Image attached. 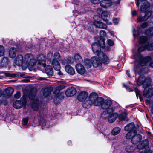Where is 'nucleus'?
I'll list each match as a JSON object with an SVG mask.
<instances>
[{
	"label": "nucleus",
	"mask_w": 153,
	"mask_h": 153,
	"mask_svg": "<svg viewBox=\"0 0 153 153\" xmlns=\"http://www.w3.org/2000/svg\"><path fill=\"white\" fill-rule=\"evenodd\" d=\"M147 39L145 36L140 37L139 39L140 45L138 48L137 51L133 50V53L135 59V73L137 71L138 66H144L149 61L152 59L150 56H149L143 58L140 53L143 51L145 49L148 51L153 50V42L148 44L147 41Z\"/></svg>",
	"instance_id": "obj_1"
},
{
	"label": "nucleus",
	"mask_w": 153,
	"mask_h": 153,
	"mask_svg": "<svg viewBox=\"0 0 153 153\" xmlns=\"http://www.w3.org/2000/svg\"><path fill=\"white\" fill-rule=\"evenodd\" d=\"M151 82V80L150 78H146L143 75H140L137 81L138 85L140 86L143 85L145 88L143 95L148 98H150L153 96V88H147L150 85Z\"/></svg>",
	"instance_id": "obj_2"
},
{
	"label": "nucleus",
	"mask_w": 153,
	"mask_h": 153,
	"mask_svg": "<svg viewBox=\"0 0 153 153\" xmlns=\"http://www.w3.org/2000/svg\"><path fill=\"white\" fill-rule=\"evenodd\" d=\"M37 59L33 56L30 54H27L25 55L24 58V65L31 69L36 65Z\"/></svg>",
	"instance_id": "obj_3"
},
{
	"label": "nucleus",
	"mask_w": 153,
	"mask_h": 153,
	"mask_svg": "<svg viewBox=\"0 0 153 153\" xmlns=\"http://www.w3.org/2000/svg\"><path fill=\"white\" fill-rule=\"evenodd\" d=\"M84 64L87 68H91L92 65L95 68H97L101 65L100 58L96 56L92 57L90 60L87 59H85Z\"/></svg>",
	"instance_id": "obj_4"
},
{
	"label": "nucleus",
	"mask_w": 153,
	"mask_h": 153,
	"mask_svg": "<svg viewBox=\"0 0 153 153\" xmlns=\"http://www.w3.org/2000/svg\"><path fill=\"white\" fill-rule=\"evenodd\" d=\"M91 46L94 53L98 56L100 52H102L100 50V47L104 48L105 47L104 39L102 38H100V40H98V43H94Z\"/></svg>",
	"instance_id": "obj_5"
},
{
	"label": "nucleus",
	"mask_w": 153,
	"mask_h": 153,
	"mask_svg": "<svg viewBox=\"0 0 153 153\" xmlns=\"http://www.w3.org/2000/svg\"><path fill=\"white\" fill-rule=\"evenodd\" d=\"M61 59L60 54L57 52L55 53L51 63L54 69L56 71H59L60 69V65L59 61Z\"/></svg>",
	"instance_id": "obj_6"
},
{
	"label": "nucleus",
	"mask_w": 153,
	"mask_h": 153,
	"mask_svg": "<svg viewBox=\"0 0 153 153\" xmlns=\"http://www.w3.org/2000/svg\"><path fill=\"white\" fill-rule=\"evenodd\" d=\"M120 0H100V6L104 8H107L111 4L117 5L120 3Z\"/></svg>",
	"instance_id": "obj_7"
},
{
	"label": "nucleus",
	"mask_w": 153,
	"mask_h": 153,
	"mask_svg": "<svg viewBox=\"0 0 153 153\" xmlns=\"http://www.w3.org/2000/svg\"><path fill=\"white\" fill-rule=\"evenodd\" d=\"M94 94L91 93L88 97L84 100L82 103V106L85 108H89L93 104V101L94 99H95L96 97Z\"/></svg>",
	"instance_id": "obj_8"
},
{
	"label": "nucleus",
	"mask_w": 153,
	"mask_h": 153,
	"mask_svg": "<svg viewBox=\"0 0 153 153\" xmlns=\"http://www.w3.org/2000/svg\"><path fill=\"white\" fill-rule=\"evenodd\" d=\"M148 142L147 140H145L143 141V142L140 144H138L137 146L139 149H143L144 150L140 153H151V151L148 149L146 150V149L148 148Z\"/></svg>",
	"instance_id": "obj_9"
},
{
	"label": "nucleus",
	"mask_w": 153,
	"mask_h": 153,
	"mask_svg": "<svg viewBox=\"0 0 153 153\" xmlns=\"http://www.w3.org/2000/svg\"><path fill=\"white\" fill-rule=\"evenodd\" d=\"M151 9V10H153V5H150L149 2H145L141 5L140 10L141 12L144 13Z\"/></svg>",
	"instance_id": "obj_10"
},
{
	"label": "nucleus",
	"mask_w": 153,
	"mask_h": 153,
	"mask_svg": "<svg viewBox=\"0 0 153 153\" xmlns=\"http://www.w3.org/2000/svg\"><path fill=\"white\" fill-rule=\"evenodd\" d=\"M100 58L101 64L103 63L107 64L109 63L110 59L108 56L103 52H100V53L97 56Z\"/></svg>",
	"instance_id": "obj_11"
},
{
	"label": "nucleus",
	"mask_w": 153,
	"mask_h": 153,
	"mask_svg": "<svg viewBox=\"0 0 153 153\" xmlns=\"http://www.w3.org/2000/svg\"><path fill=\"white\" fill-rule=\"evenodd\" d=\"M36 65H38L42 66L45 67L46 65L45 63L46 60L45 57L42 54H40L37 56Z\"/></svg>",
	"instance_id": "obj_12"
},
{
	"label": "nucleus",
	"mask_w": 153,
	"mask_h": 153,
	"mask_svg": "<svg viewBox=\"0 0 153 153\" xmlns=\"http://www.w3.org/2000/svg\"><path fill=\"white\" fill-rule=\"evenodd\" d=\"M125 129L127 131L133 132L134 135L135 134V133H137V128L133 123H131L126 125L125 127Z\"/></svg>",
	"instance_id": "obj_13"
},
{
	"label": "nucleus",
	"mask_w": 153,
	"mask_h": 153,
	"mask_svg": "<svg viewBox=\"0 0 153 153\" xmlns=\"http://www.w3.org/2000/svg\"><path fill=\"white\" fill-rule=\"evenodd\" d=\"M148 26V24L147 22H145L142 24L140 26V27L138 28L137 29V31H135L134 28H133V35L134 37H137L140 34V32L142 31V29Z\"/></svg>",
	"instance_id": "obj_14"
},
{
	"label": "nucleus",
	"mask_w": 153,
	"mask_h": 153,
	"mask_svg": "<svg viewBox=\"0 0 153 153\" xmlns=\"http://www.w3.org/2000/svg\"><path fill=\"white\" fill-rule=\"evenodd\" d=\"M88 93L85 91L80 92L77 96V99L79 101L82 102L88 98Z\"/></svg>",
	"instance_id": "obj_15"
},
{
	"label": "nucleus",
	"mask_w": 153,
	"mask_h": 153,
	"mask_svg": "<svg viewBox=\"0 0 153 153\" xmlns=\"http://www.w3.org/2000/svg\"><path fill=\"white\" fill-rule=\"evenodd\" d=\"M14 61L15 64L17 65L24 66V57L23 56L21 55H18Z\"/></svg>",
	"instance_id": "obj_16"
},
{
	"label": "nucleus",
	"mask_w": 153,
	"mask_h": 153,
	"mask_svg": "<svg viewBox=\"0 0 153 153\" xmlns=\"http://www.w3.org/2000/svg\"><path fill=\"white\" fill-rule=\"evenodd\" d=\"M91 94H95L96 98L92 100L93 104L94 105L97 106L102 105V103L103 101V99L101 97H98L97 95L95 93H91Z\"/></svg>",
	"instance_id": "obj_17"
},
{
	"label": "nucleus",
	"mask_w": 153,
	"mask_h": 153,
	"mask_svg": "<svg viewBox=\"0 0 153 153\" xmlns=\"http://www.w3.org/2000/svg\"><path fill=\"white\" fill-rule=\"evenodd\" d=\"M112 104V101L110 100H106L103 101L102 104V108L103 109L109 108ZM111 109H109L108 110L111 111Z\"/></svg>",
	"instance_id": "obj_18"
},
{
	"label": "nucleus",
	"mask_w": 153,
	"mask_h": 153,
	"mask_svg": "<svg viewBox=\"0 0 153 153\" xmlns=\"http://www.w3.org/2000/svg\"><path fill=\"white\" fill-rule=\"evenodd\" d=\"M76 93V89L74 87L68 88L65 92V94L68 97H71L75 94Z\"/></svg>",
	"instance_id": "obj_19"
},
{
	"label": "nucleus",
	"mask_w": 153,
	"mask_h": 153,
	"mask_svg": "<svg viewBox=\"0 0 153 153\" xmlns=\"http://www.w3.org/2000/svg\"><path fill=\"white\" fill-rule=\"evenodd\" d=\"M111 112L108 118V122L110 123H112L115 121L116 118L118 117V114L116 113H113L112 110H110Z\"/></svg>",
	"instance_id": "obj_20"
},
{
	"label": "nucleus",
	"mask_w": 153,
	"mask_h": 153,
	"mask_svg": "<svg viewBox=\"0 0 153 153\" xmlns=\"http://www.w3.org/2000/svg\"><path fill=\"white\" fill-rule=\"evenodd\" d=\"M101 17L104 21H107L111 19L112 15L110 12L104 11L102 12Z\"/></svg>",
	"instance_id": "obj_21"
},
{
	"label": "nucleus",
	"mask_w": 153,
	"mask_h": 153,
	"mask_svg": "<svg viewBox=\"0 0 153 153\" xmlns=\"http://www.w3.org/2000/svg\"><path fill=\"white\" fill-rule=\"evenodd\" d=\"M76 68L77 72L81 75L84 74L85 70L84 66L81 64H78L76 66Z\"/></svg>",
	"instance_id": "obj_22"
},
{
	"label": "nucleus",
	"mask_w": 153,
	"mask_h": 153,
	"mask_svg": "<svg viewBox=\"0 0 153 153\" xmlns=\"http://www.w3.org/2000/svg\"><path fill=\"white\" fill-rule=\"evenodd\" d=\"M141 138L142 137L140 135L136 134L132 138L131 142L133 144H136L141 140Z\"/></svg>",
	"instance_id": "obj_23"
},
{
	"label": "nucleus",
	"mask_w": 153,
	"mask_h": 153,
	"mask_svg": "<svg viewBox=\"0 0 153 153\" xmlns=\"http://www.w3.org/2000/svg\"><path fill=\"white\" fill-rule=\"evenodd\" d=\"M65 70L68 73L71 75H74L75 73L74 69L69 65H67L65 66Z\"/></svg>",
	"instance_id": "obj_24"
},
{
	"label": "nucleus",
	"mask_w": 153,
	"mask_h": 153,
	"mask_svg": "<svg viewBox=\"0 0 153 153\" xmlns=\"http://www.w3.org/2000/svg\"><path fill=\"white\" fill-rule=\"evenodd\" d=\"M94 24L97 27L99 28L105 29L107 27L106 25L100 21H96L94 23Z\"/></svg>",
	"instance_id": "obj_25"
},
{
	"label": "nucleus",
	"mask_w": 153,
	"mask_h": 153,
	"mask_svg": "<svg viewBox=\"0 0 153 153\" xmlns=\"http://www.w3.org/2000/svg\"><path fill=\"white\" fill-rule=\"evenodd\" d=\"M16 49L14 47L11 48L9 50V55L10 58H14L16 56Z\"/></svg>",
	"instance_id": "obj_26"
},
{
	"label": "nucleus",
	"mask_w": 153,
	"mask_h": 153,
	"mask_svg": "<svg viewBox=\"0 0 153 153\" xmlns=\"http://www.w3.org/2000/svg\"><path fill=\"white\" fill-rule=\"evenodd\" d=\"M45 72L47 75L49 77L53 75V70L51 66L50 65L47 66L45 69Z\"/></svg>",
	"instance_id": "obj_27"
},
{
	"label": "nucleus",
	"mask_w": 153,
	"mask_h": 153,
	"mask_svg": "<svg viewBox=\"0 0 153 153\" xmlns=\"http://www.w3.org/2000/svg\"><path fill=\"white\" fill-rule=\"evenodd\" d=\"M23 105L22 102L20 100L16 101L13 103V107L16 109H19L21 108Z\"/></svg>",
	"instance_id": "obj_28"
},
{
	"label": "nucleus",
	"mask_w": 153,
	"mask_h": 153,
	"mask_svg": "<svg viewBox=\"0 0 153 153\" xmlns=\"http://www.w3.org/2000/svg\"><path fill=\"white\" fill-rule=\"evenodd\" d=\"M136 148L135 145H129L126 146V150L128 152H133Z\"/></svg>",
	"instance_id": "obj_29"
},
{
	"label": "nucleus",
	"mask_w": 153,
	"mask_h": 153,
	"mask_svg": "<svg viewBox=\"0 0 153 153\" xmlns=\"http://www.w3.org/2000/svg\"><path fill=\"white\" fill-rule=\"evenodd\" d=\"M8 58L4 57L1 60V65L2 67L8 65Z\"/></svg>",
	"instance_id": "obj_30"
},
{
	"label": "nucleus",
	"mask_w": 153,
	"mask_h": 153,
	"mask_svg": "<svg viewBox=\"0 0 153 153\" xmlns=\"http://www.w3.org/2000/svg\"><path fill=\"white\" fill-rule=\"evenodd\" d=\"M39 106V102L37 100L34 101L32 104V108L34 111L37 110L38 109Z\"/></svg>",
	"instance_id": "obj_31"
},
{
	"label": "nucleus",
	"mask_w": 153,
	"mask_h": 153,
	"mask_svg": "<svg viewBox=\"0 0 153 153\" xmlns=\"http://www.w3.org/2000/svg\"><path fill=\"white\" fill-rule=\"evenodd\" d=\"M120 128L117 127H115L111 132V134L113 135L118 134L120 132Z\"/></svg>",
	"instance_id": "obj_32"
},
{
	"label": "nucleus",
	"mask_w": 153,
	"mask_h": 153,
	"mask_svg": "<svg viewBox=\"0 0 153 153\" xmlns=\"http://www.w3.org/2000/svg\"><path fill=\"white\" fill-rule=\"evenodd\" d=\"M97 128L101 132L103 133L106 128L105 126H103L102 124H98L97 125Z\"/></svg>",
	"instance_id": "obj_33"
},
{
	"label": "nucleus",
	"mask_w": 153,
	"mask_h": 153,
	"mask_svg": "<svg viewBox=\"0 0 153 153\" xmlns=\"http://www.w3.org/2000/svg\"><path fill=\"white\" fill-rule=\"evenodd\" d=\"M74 59L77 62H81L82 61V59L80 55L78 54H75L74 56Z\"/></svg>",
	"instance_id": "obj_34"
},
{
	"label": "nucleus",
	"mask_w": 153,
	"mask_h": 153,
	"mask_svg": "<svg viewBox=\"0 0 153 153\" xmlns=\"http://www.w3.org/2000/svg\"><path fill=\"white\" fill-rule=\"evenodd\" d=\"M111 112V111L109 112L108 110L107 111H104L101 114V116L103 118H107L108 119Z\"/></svg>",
	"instance_id": "obj_35"
},
{
	"label": "nucleus",
	"mask_w": 153,
	"mask_h": 153,
	"mask_svg": "<svg viewBox=\"0 0 153 153\" xmlns=\"http://www.w3.org/2000/svg\"><path fill=\"white\" fill-rule=\"evenodd\" d=\"M146 105H149L151 107V112L153 114V101H151L149 100H147L146 101Z\"/></svg>",
	"instance_id": "obj_36"
},
{
	"label": "nucleus",
	"mask_w": 153,
	"mask_h": 153,
	"mask_svg": "<svg viewBox=\"0 0 153 153\" xmlns=\"http://www.w3.org/2000/svg\"><path fill=\"white\" fill-rule=\"evenodd\" d=\"M136 134L137 133H135V134L134 135L133 132L129 131L126 134V137L127 139H131V140L133 137H134Z\"/></svg>",
	"instance_id": "obj_37"
},
{
	"label": "nucleus",
	"mask_w": 153,
	"mask_h": 153,
	"mask_svg": "<svg viewBox=\"0 0 153 153\" xmlns=\"http://www.w3.org/2000/svg\"><path fill=\"white\" fill-rule=\"evenodd\" d=\"M153 11V10H151V9L150 10L148 11H146L145 12H146L144 16L145 17L147 20L151 16L152 14V11Z\"/></svg>",
	"instance_id": "obj_38"
},
{
	"label": "nucleus",
	"mask_w": 153,
	"mask_h": 153,
	"mask_svg": "<svg viewBox=\"0 0 153 153\" xmlns=\"http://www.w3.org/2000/svg\"><path fill=\"white\" fill-rule=\"evenodd\" d=\"M51 92V91L48 88H45L43 91V95L45 97H47L50 94Z\"/></svg>",
	"instance_id": "obj_39"
},
{
	"label": "nucleus",
	"mask_w": 153,
	"mask_h": 153,
	"mask_svg": "<svg viewBox=\"0 0 153 153\" xmlns=\"http://www.w3.org/2000/svg\"><path fill=\"white\" fill-rule=\"evenodd\" d=\"M126 114L125 112L123 113L119 117V120L121 121L125 120L126 117Z\"/></svg>",
	"instance_id": "obj_40"
},
{
	"label": "nucleus",
	"mask_w": 153,
	"mask_h": 153,
	"mask_svg": "<svg viewBox=\"0 0 153 153\" xmlns=\"http://www.w3.org/2000/svg\"><path fill=\"white\" fill-rule=\"evenodd\" d=\"M54 54L51 52H49L47 54V59L48 60H51L53 58Z\"/></svg>",
	"instance_id": "obj_41"
},
{
	"label": "nucleus",
	"mask_w": 153,
	"mask_h": 153,
	"mask_svg": "<svg viewBox=\"0 0 153 153\" xmlns=\"http://www.w3.org/2000/svg\"><path fill=\"white\" fill-rule=\"evenodd\" d=\"M146 20L147 19H146L145 16L143 17L142 16H138L137 18V21L139 22H141Z\"/></svg>",
	"instance_id": "obj_42"
},
{
	"label": "nucleus",
	"mask_w": 153,
	"mask_h": 153,
	"mask_svg": "<svg viewBox=\"0 0 153 153\" xmlns=\"http://www.w3.org/2000/svg\"><path fill=\"white\" fill-rule=\"evenodd\" d=\"M146 34L150 35L153 36V27H150L147 31Z\"/></svg>",
	"instance_id": "obj_43"
},
{
	"label": "nucleus",
	"mask_w": 153,
	"mask_h": 153,
	"mask_svg": "<svg viewBox=\"0 0 153 153\" xmlns=\"http://www.w3.org/2000/svg\"><path fill=\"white\" fill-rule=\"evenodd\" d=\"M4 52V48L3 46H0V57L3 56Z\"/></svg>",
	"instance_id": "obj_44"
},
{
	"label": "nucleus",
	"mask_w": 153,
	"mask_h": 153,
	"mask_svg": "<svg viewBox=\"0 0 153 153\" xmlns=\"http://www.w3.org/2000/svg\"><path fill=\"white\" fill-rule=\"evenodd\" d=\"M100 34L101 37L99 38V39H98V40H100V39L101 38H102L104 39L103 37L106 36V33L105 32L104 30H101L100 32Z\"/></svg>",
	"instance_id": "obj_45"
},
{
	"label": "nucleus",
	"mask_w": 153,
	"mask_h": 153,
	"mask_svg": "<svg viewBox=\"0 0 153 153\" xmlns=\"http://www.w3.org/2000/svg\"><path fill=\"white\" fill-rule=\"evenodd\" d=\"M28 118H23L22 120V123L24 126H26L27 125L28 123Z\"/></svg>",
	"instance_id": "obj_46"
},
{
	"label": "nucleus",
	"mask_w": 153,
	"mask_h": 153,
	"mask_svg": "<svg viewBox=\"0 0 153 153\" xmlns=\"http://www.w3.org/2000/svg\"><path fill=\"white\" fill-rule=\"evenodd\" d=\"M107 43L108 45L110 46H112L114 44V42L111 39L108 40Z\"/></svg>",
	"instance_id": "obj_47"
},
{
	"label": "nucleus",
	"mask_w": 153,
	"mask_h": 153,
	"mask_svg": "<svg viewBox=\"0 0 153 153\" xmlns=\"http://www.w3.org/2000/svg\"><path fill=\"white\" fill-rule=\"evenodd\" d=\"M135 92L137 97L138 98V97H139L140 98V99L139 91L138 89L135 88Z\"/></svg>",
	"instance_id": "obj_48"
},
{
	"label": "nucleus",
	"mask_w": 153,
	"mask_h": 153,
	"mask_svg": "<svg viewBox=\"0 0 153 153\" xmlns=\"http://www.w3.org/2000/svg\"><path fill=\"white\" fill-rule=\"evenodd\" d=\"M73 3L76 5H80L81 4V2H79V0H73Z\"/></svg>",
	"instance_id": "obj_49"
},
{
	"label": "nucleus",
	"mask_w": 153,
	"mask_h": 153,
	"mask_svg": "<svg viewBox=\"0 0 153 153\" xmlns=\"http://www.w3.org/2000/svg\"><path fill=\"white\" fill-rule=\"evenodd\" d=\"M15 98L18 99L20 97V93L19 92H17L14 95Z\"/></svg>",
	"instance_id": "obj_50"
},
{
	"label": "nucleus",
	"mask_w": 153,
	"mask_h": 153,
	"mask_svg": "<svg viewBox=\"0 0 153 153\" xmlns=\"http://www.w3.org/2000/svg\"><path fill=\"white\" fill-rule=\"evenodd\" d=\"M64 87L63 85H59L56 87V90L58 91L59 92L60 90L63 88Z\"/></svg>",
	"instance_id": "obj_51"
},
{
	"label": "nucleus",
	"mask_w": 153,
	"mask_h": 153,
	"mask_svg": "<svg viewBox=\"0 0 153 153\" xmlns=\"http://www.w3.org/2000/svg\"><path fill=\"white\" fill-rule=\"evenodd\" d=\"M123 85L126 88L127 91L129 92L133 91V90L131 89V88L128 87L126 86L125 84H123Z\"/></svg>",
	"instance_id": "obj_52"
},
{
	"label": "nucleus",
	"mask_w": 153,
	"mask_h": 153,
	"mask_svg": "<svg viewBox=\"0 0 153 153\" xmlns=\"http://www.w3.org/2000/svg\"><path fill=\"white\" fill-rule=\"evenodd\" d=\"M100 1V0H91V1L94 4L98 3Z\"/></svg>",
	"instance_id": "obj_53"
},
{
	"label": "nucleus",
	"mask_w": 153,
	"mask_h": 153,
	"mask_svg": "<svg viewBox=\"0 0 153 153\" xmlns=\"http://www.w3.org/2000/svg\"><path fill=\"white\" fill-rule=\"evenodd\" d=\"M119 21V19L117 18H114L113 19L114 22L115 24H117Z\"/></svg>",
	"instance_id": "obj_54"
},
{
	"label": "nucleus",
	"mask_w": 153,
	"mask_h": 153,
	"mask_svg": "<svg viewBox=\"0 0 153 153\" xmlns=\"http://www.w3.org/2000/svg\"><path fill=\"white\" fill-rule=\"evenodd\" d=\"M73 12L74 13V15L75 16H76L79 14V12L76 10L73 11Z\"/></svg>",
	"instance_id": "obj_55"
},
{
	"label": "nucleus",
	"mask_w": 153,
	"mask_h": 153,
	"mask_svg": "<svg viewBox=\"0 0 153 153\" xmlns=\"http://www.w3.org/2000/svg\"><path fill=\"white\" fill-rule=\"evenodd\" d=\"M9 91H12V92L11 93V94H12L13 91V89L11 88H9L6 89V91L7 93H8V92Z\"/></svg>",
	"instance_id": "obj_56"
},
{
	"label": "nucleus",
	"mask_w": 153,
	"mask_h": 153,
	"mask_svg": "<svg viewBox=\"0 0 153 153\" xmlns=\"http://www.w3.org/2000/svg\"><path fill=\"white\" fill-rule=\"evenodd\" d=\"M102 11V9L101 8H99L97 9V11L98 13L99 14H102V13H101Z\"/></svg>",
	"instance_id": "obj_57"
},
{
	"label": "nucleus",
	"mask_w": 153,
	"mask_h": 153,
	"mask_svg": "<svg viewBox=\"0 0 153 153\" xmlns=\"http://www.w3.org/2000/svg\"><path fill=\"white\" fill-rule=\"evenodd\" d=\"M61 62L62 64L65 65L67 63V61L65 59L62 60Z\"/></svg>",
	"instance_id": "obj_58"
},
{
	"label": "nucleus",
	"mask_w": 153,
	"mask_h": 153,
	"mask_svg": "<svg viewBox=\"0 0 153 153\" xmlns=\"http://www.w3.org/2000/svg\"><path fill=\"white\" fill-rule=\"evenodd\" d=\"M4 74L7 77H10L11 76V74L8 72L4 73Z\"/></svg>",
	"instance_id": "obj_59"
},
{
	"label": "nucleus",
	"mask_w": 153,
	"mask_h": 153,
	"mask_svg": "<svg viewBox=\"0 0 153 153\" xmlns=\"http://www.w3.org/2000/svg\"><path fill=\"white\" fill-rule=\"evenodd\" d=\"M137 11L135 10H133L132 11L131 13L132 16H134L137 14Z\"/></svg>",
	"instance_id": "obj_60"
},
{
	"label": "nucleus",
	"mask_w": 153,
	"mask_h": 153,
	"mask_svg": "<svg viewBox=\"0 0 153 153\" xmlns=\"http://www.w3.org/2000/svg\"><path fill=\"white\" fill-rule=\"evenodd\" d=\"M150 66L153 68V61L151 62L149 64Z\"/></svg>",
	"instance_id": "obj_61"
},
{
	"label": "nucleus",
	"mask_w": 153,
	"mask_h": 153,
	"mask_svg": "<svg viewBox=\"0 0 153 153\" xmlns=\"http://www.w3.org/2000/svg\"><path fill=\"white\" fill-rule=\"evenodd\" d=\"M39 80H46V79L45 78H43V77H40L39 78Z\"/></svg>",
	"instance_id": "obj_62"
},
{
	"label": "nucleus",
	"mask_w": 153,
	"mask_h": 153,
	"mask_svg": "<svg viewBox=\"0 0 153 153\" xmlns=\"http://www.w3.org/2000/svg\"><path fill=\"white\" fill-rule=\"evenodd\" d=\"M126 74L128 75L129 76V75H130L129 71H128V70L126 72Z\"/></svg>",
	"instance_id": "obj_63"
},
{
	"label": "nucleus",
	"mask_w": 153,
	"mask_h": 153,
	"mask_svg": "<svg viewBox=\"0 0 153 153\" xmlns=\"http://www.w3.org/2000/svg\"><path fill=\"white\" fill-rule=\"evenodd\" d=\"M57 73L59 75H62L63 74L62 73L59 71H58Z\"/></svg>",
	"instance_id": "obj_64"
}]
</instances>
